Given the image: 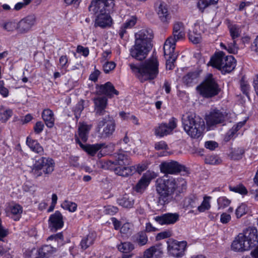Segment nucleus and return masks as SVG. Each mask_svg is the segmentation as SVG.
<instances>
[{
	"instance_id": "nucleus-27",
	"label": "nucleus",
	"mask_w": 258,
	"mask_h": 258,
	"mask_svg": "<svg viewBox=\"0 0 258 258\" xmlns=\"http://www.w3.org/2000/svg\"><path fill=\"white\" fill-rule=\"evenodd\" d=\"M8 211L12 219L15 221H18L21 217L23 212V207L17 203H11L8 207Z\"/></svg>"
},
{
	"instance_id": "nucleus-57",
	"label": "nucleus",
	"mask_w": 258,
	"mask_h": 258,
	"mask_svg": "<svg viewBox=\"0 0 258 258\" xmlns=\"http://www.w3.org/2000/svg\"><path fill=\"white\" fill-rule=\"evenodd\" d=\"M189 40L194 44L199 43L201 40V36L200 33H195L194 31H190L188 34Z\"/></svg>"
},
{
	"instance_id": "nucleus-21",
	"label": "nucleus",
	"mask_w": 258,
	"mask_h": 258,
	"mask_svg": "<svg viewBox=\"0 0 258 258\" xmlns=\"http://www.w3.org/2000/svg\"><path fill=\"white\" fill-rule=\"evenodd\" d=\"M127 153H131L130 150L121 149L118 153H114L113 156L115 161L113 162V163L118 165H129L131 163V160Z\"/></svg>"
},
{
	"instance_id": "nucleus-17",
	"label": "nucleus",
	"mask_w": 258,
	"mask_h": 258,
	"mask_svg": "<svg viewBox=\"0 0 258 258\" xmlns=\"http://www.w3.org/2000/svg\"><path fill=\"white\" fill-rule=\"evenodd\" d=\"M251 247L240 233L232 243L231 249L235 252H243L249 250Z\"/></svg>"
},
{
	"instance_id": "nucleus-16",
	"label": "nucleus",
	"mask_w": 258,
	"mask_h": 258,
	"mask_svg": "<svg viewBox=\"0 0 258 258\" xmlns=\"http://www.w3.org/2000/svg\"><path fill=\"white\" fill-rule=\"evenodd\" d=\"M96 91L98 94L105 95L109 98H112L114 95H118L119 92L110 82H108L103 85H97Z\"/></svg>"
},
{
	"instance_id": "nucleus-50",
	"label": "nucleus",
	"mask_w": 258,
	"mask_h": 258,
	"mask_svg": "<svg viewBox=\"0 0 258 258\" xmlns=\"http://www.w3.org/2000/svg\"><path fill=\"white\" fill-rule=\"evenodd\" d=\"M61 207L70 212H75L77 209V204L69 201H65L61 204Z\"/></svg>"
},
{
	"instance_id": "nucleus-60",
	"label": "nucleus",
	"mask_w": 258,
	"mask_h": 258,
	"mask_svg": "<svg viewBox=\"0 0 258 258\" xmlns=\"http://www.w3.org/2000/svg\"><path fill=\"white\" fill-rule=\"evenodd\" d=\"M172 232L170 230H166L158 233L156 236V240H160L165 238H169L172 236Z\"/></svg>"
},
{
	"instance_id": "nucleus-63",
	"label": "nucleus",
	"mask_w": 258,
	"mask_h": 258,
	"mask_svg": "<svg viewBox=\"0 0 258 258\" xmlns=\"http://www.w3.org/2000/svg\"><path fill=\"white\" fill-rule=\"evenodd\" d=\"M84 109V106L82 103H78L74 107L73 111L74 112V114L75 117L77 119V120L80 118L81 116V114L82 111Z\"/></svg>"
},
{
	"instance_id": "nucleus-41",
	"label": "nucleus",
	"mask_w": 258,
	"mask_h": 258,
	"mask_svg": "<svg viewBox=\"0 0 258 258\" xmlns=\"http://www.w3.org/2000/svg\"><path fill=\"white\" fill-rule=\"evenodd\" d=\"M228 28L232 40H236V39L240 36L241 33L240 26L233 24L229 25Z\"/></svg>"
},
{
	"instance_id": "nucleus-38",
	"label": "nucleus",
	"mask_w": 258,
	"mask_h": 258,
	"mask_svg": "<svg viewBox=\"0 0 258 258\" xmlns=\"http://www.w3.org/2000/svg\"><path fill=\"white\" fill-rule=\"evenodd\" d=\"M56 251L55 248L50 245L43 246L39 249V255L41 257H47Z\"/></svg>"
},
{
	"instance_id": "nucleus-47",
	"label": "nucleus",
	"mask_w": 258,
	"mask_h": 258,
	"mask_svg": "<svg viewBox=\"0 0 258 258\" xmlns=\"http://www.w3.org/2000/svg\"><path fill=\"white\" fill-rule=\"evenodd\" d=\"M244 152L242 148H234L232 150L229 156L233 160H239L242 158Z\"/></svg>"
},
{
	"instance_id": "nucleus-10",
	"label": "nucleus",
	"mask_w": 258,
	"mask_h": 258,
	"mask_svg": "<svg viewBox=\"0 0 258 258\" xmlns=\"http://www.w3.org/2000/svg\"><path fill=\"white\" fill-rule=\"evenodd\" d=\"M177 119L174 117L171 118L168 123L159 124L154 128V133L156 136L163 137L172 133L177 126Z\"/></svg>"
},
{
	"instance_id": "nucleus-53",
	"label": "nucleus",
	"mask_w": 258,
	"mask_h": 258,
	"mask_svg": "<svg viewBox=\"0 0 258 258\" xmlns=\"http://www.w3.org/2000/svg\"><path fill=\"white\" fill-rule=\"evenodd\" d=\"M115 125L112 122H109L107 123L106 127L104 128L103 132V136L108 137L112 135L114 131Z\"/></svg>"
},
{
	"instance_id": "nucleus-30",
	"label": "nucleus",
	"mask_w": 258,
	"mask_h": 258,
	"mask_svg": "<svg viewBox=\"0 0 258 258\" xmlns=\"http://www.w3.org/2000/svg\"><path fill=\"white\" fill-rule=\"evenodd\" d=\"M157 13L160 19L164 22H167L170 19L167 5L161 2L157 8Z\"/></svg>"
},
{
	"instance_id": "nucleus-26",
	"label": "nucleus",
	"mask_w": 258,
	"mask_h": 258,
	"mask_svg": "<svg viewBox=\"0 0 258 258\" xmlns=\"http://www.w3.org/2000/svg\"><path fill=\"white\" fill-rule=\"evenodd\" d=\"M162 253V250L160 246L155 245L145 250L143 258H159Z\"/></svg>"
},
{
	"instance_id": "nucleus-7",
	"label": "nucleus",
	"mask_w": 258,
	"mask_h": 258,
	"mask_svg": "<svg viewBox=\"0 0 258 258\" xmlns=\"http://www.w3.org/2000/svg\"><path fill=\"white\" fill-rule=\"evenodd\" d=\"M167 251L169 256L175 258H181L185 254L187 245L186 241H178L169 239L167 241Z\"/></svg>"
},
{
	"instance_id": "nucleus-4",
	"label": "nucleus",
	"mask_w": 258,
	"mask_h": 258,
	"mask_svg": "<svg viewBox=\"0 0 258 258\" xmlns=\"http://www.w3.org/2000/svg\"><path fill=\"white\" fill-rule=\"evenodd\" d=\"M185 28L183 24L180 22H175L173 27L172 36L169 37L165 41L163 49L165 53H170L175 48L176 42L184 38Z\"/></svg>"
},
{
	"instance_id": "nucleus-32",
	"label": "nucleus",
	"mask_w": 258,
	"mask_h": 258,
	"mask_svg": "<svg viewBox=\"0 0 258 258\" xmlns=\"http://www.w3.org/2000/svg\"><path fill=\"white\" fill-rule=\"evenodd\" d=\"M26 144L33 152L42 154L43 153V148L40 144L36 140L28 137L26 139Z\"/></svg>"
},
{
	"instance_id": "nucleus-5",
	"label": "nucleus",
	"mask_w": 258,
	"mask_h": 258,
	"mask_svg": "<svg viewBox=\"0 0 258 258\" xmlns=\"http://www.w3.org/2000/svg\"><path fill=\"white\" fill-rule=\"evenodd\" d=\"M199 93L204 97L210 98L218 94L220 89L212 76H209L197 87Z\"/></svg>"
},
{
	"instance_id": "nucleus-20",
	"label": "nucleus",
	"mask_w": 258,
	"mask_h": 258,
	"mask_svg": "<svg viewBox=\"0 0 258 258\" xmlns=\"http://www.w3.org/2000/svg\"><path fill=\"white\" fill-rule=\"evenodd\" d=\"M48 224L51 230L56 231L62 227L63 225L62 216L59 211H56L53 214L50 215Z\"/></svg>"
},
{
	"instance_id": "nucleus-14",
	"label": "nucleus",
	"mask_w": 258,
	"mask_h": 258,
	"mask_svg": "<svg viewBox=\"0 0 258 258\" xmlns=\"http://www.w3.org/2000/svg\"><path fill=\"white\" fill-rule=\"evenodd\" d=\"M35 23V18L33 16H27L17 22V32L24 34L31 30Z\"/></svg>"
},
{
	"instance_id": "nucleus-33",
	"label": "nucleus",
	"mask_w": 258,
	"mask_h": 258,
	"mask_svg": "<svg viewBox=\"0 0 258 258\" xmlns=\"http://www.w3.org/2000/svg\"><path fill=\"white\" fill-rule=\"evenodd\" d=\"M135 169V166H130L128 165H119L114 169L115 173L121 176H128L133 173Z\"/></svg>"
},
{
	"instance_id": "nucleus-56",
	"label": "nucleus",
	"mask_w": 258,
	"mask_h": 258,
	"mask_svg": "<svg viewBox=\"0 0 258 258\" xmlns=\"http://www.w3.org/2000/svg\"><path fill=\"white\" fill-rule=\"evenodd\" d=\"M137 17L133 16L129 17L122 25L127 29H130L132 28L137 23Z\"/></svg>"
},
{
	"instance_id": "nucleus-44",
	"label": "nucleus",
	"mask_w": 258,
	"mask_h": 258,
	"mask_svg": "<svg viewBox=\"0 0 258 258\" xmlns=\"http://www.w3.org/2000/svg\"><path fill=\"white\" fill-rule=\"evenodd\" d=\"M135 241L140 245H146L148 241V236L145 231H140L136 236Z\"/></svg>"
},
{
	"instance_id": "nucleus-25",
	"label": "nucleus",
	"mask_w": 258,
	"mask_h": 258,
	"mask_svg": "<svg viewBox=\"0 0 258 258\" xmlns=\"http://www.w3.org/2000/svg\"><path fill=\"white\" fill-rule=\"evenodd\" d=\"M91 128V125L85 123H80L78 126V136H76L75 140L78 138L81 142H86L88 138L89 132Z\"/></svg>"
},
{
	"instance_id": "nucleus-52",
	"label": "nucleus",
	"mask_w": 258,
	"mask_h": 258,
	"mask_svg": "<svg viewBox=\"0 0 258 258\" xmlns=\"http://www.w3.org/2000/svg\"><path fill=\"white\" fill-rule=\"evenodd\" d=\"M58 65L60 70L66 71L69 65L68 57L66 55L61 56L59 59Z\"/></svg>"
},
{
	"instance_id": "nucleus-45",
	"label": "nucleus",
	"mask_w": 258,
	"mask_h": 258,
	"mask_svg": "<svg viewBox=\"0 0 258 258\" xmlns=\"http://www.w3.org/2000/svg\"><path fill=\"white\" fill-rule=\"evenodd\" d=\"M211 197L205 196L201 205L198 207V211L199 212H204L205 211L210 209L211 208L210 200Z\"/></svg>"
},
{
	"instance_id": "nucleus-24",
	"label": "nucleus",
	"mask_w": 258,
	"mask_h": 258,
	"mask_svg": "<svg viewBox=\"0 0 258 258\" xmlns=\"http://www.w3.org/2000/svg\"><path fill=\"white\" fill-rule=\"evenodd\" d=\"M95 105V111L97 115H103L107 104V99L106 97H97L93 99Z\"/></svg>"
},
{
	"instance_id": "nucleus-12",
	"label": "nucleus",
	"mask_w": 258,
	"mask_h": 258,
	"mask_svg": "<svg viewBox=\"0 0 258 258\" xmlns=\"http://www.w3.org/2000/svg\"><path fill=\"white\" fill-rule=\"evenodd\" d=\"M113 5V0H92L89 10L95 14L106 13V11H108Z\"/></svg>"
},
{
	"instance_id": "nucleus-18",
	"label": "nucleus",
	"mask_w": 258,
	"mask_h": 258,
	"mask_svg": "<svg viewBox=\"0 0 258 258\" xmlns=\"http://www.w3.org/2000/svg\"><path fill=\"white\" fill-rule=\"evenodd\" d=\"M154 220L159 224H173L179 220V214L177 213H166L161 216L154 217Z\"/></svg>"
},
{
	"instance_id": "nucleus-46",
	"label": "nucleus",
	"mask_w": 258,
	"mask_h": 258,
	"mask_svg": "<svg viewBox=\"0 0 258 258\" xmlns=\"http://www.w3.org/2000/svg\"><path fill=\"white\" fill-rule=\"evenodd\" d=\"M176 179V191L183 192L186 188V181L181 177L175 178Z\"/></svg>"
},
{
	"instance_id": "nucleus-1",
	"label": "nucleus",
	"mask_w": 258,
	"mask_h": 258,
	"mask_svg": "<svg viewBox=\"0 0 258 258\" xmlns=\"http://www.w3.org/2000/svg\"><path fill=\"white\" fill-rule=\"evenodd\" d=\"M159 66L158 58L155 56H152L139 64H130L133 73L141 82L155 79L159 74Z\"/></svg>"
},
{
	"instance_id": "nucleus-48",
	"label": "nucleus",
	"mask_w": 258,
	"mask_h": 258,
	"mask_svg": "<svg viewBox=\"0 0 258 258\" xmlns=\"http://www.w3.org/2000/svg\"><path fill=\"white\" fill-rule=\"evenodd\" d=\"M3 107H0V120L3 122H6L12 115L13 111L11 109H8L4 110L3 112Z\"/></svg>"
},
{
	"instance_id": "nucleus-15",
	"label": "nucleus",
	"mask_w": 258,
	"mask_h": 258,
	"mask_svg": "<svg viewBox=\"0 0 258 258\" xmlns=\"http://www.w3.org/2000/svg\"><path fill=\"white\" fill-rule=\"evenodd\" d=\"M250 246L252 248L258 243V235L257 229L254 227H249L243 233H240Z\"/></svg>"
},
{
	"instance_id": "nucleus-51",
	"label": "nucleus",
	"mask_w": 258,
	"mask_h": 258,
	"mask_svg": "<svg viewBox=\"0 0 258 258\" xmlns=\"http://www.w3.org/2000/svg\"><path fill=\"white\" fill-rule=\"evenodd\" d=\"M133 225L130 223H124L121 227L120 229V234H122V236H127L131 233L132 228Z\"/></svg>"
},
{
	"instance_id": "nucleus-61",
	"label": "nucleus",
	"mask_w": 258,
	"mask_h": 258,
	"mask_svg": "<svg viewBox=\"0 0 258 258\" xmlns=\"http://www.w3.org/2000/svg\"><path fill=\"white\" fill-rule=\"evenodd\" d=\"M4 28L8 31H17V22L15 21H8L4 25Z\"/></svg>"
},
{
	"instance_id": "nucleus-34",
	"label": "nucleus",
	"mask_w": 258,
	"mask_h": 258,
	"mask_svg": "<svg viewBox=\"0 0 258 258\" xmlns=\"http://www.w3.org/2000/svg\"><path fill=\"white\" fill-rule=\"evenodd\" d=\"M42 117L47 127L50 128L53 126L54 118L52 110L49 109H44L42 112Z\"/></svg>"
},
{
	"instance_id": "nucleus-28",
	"label": "nucleus",
	"mask_w": 258,
	"mask_h": 258,
	"mask_svg": "<svg viewBox=\"0 0 258 258\" xmlns=\"http://www.w3.org/2000/svg\"><path fill=\"white\" fill-rule=\"evenodd\" d=\"M225 56V54L223 52H218L211 57L208 64L210 63L212 67L221 70L222 66L223 65Z\"/></svg>"
},
{
	"instance_id": "nucleus-23",
	"label": "nucleus",
	"mask_w": 258,
	"mask_h": 258,
	"mask_svg": "<svg viewBox=\"0 0 258 258\" xmlns=\"http://www.w3.org/2000/svg\"><path fill=\"white\" fill-rule=\"evenodd\" d=\"M98 13L95 19L94 26L102 28L110 26L111 24L112 19L109 14L107 13Z\"/></svg>"
},
{
	"instance_id": "nucleus-35",
	"label": "nucleus",
	"mask_w": 258,
	"mask_h": 258,
	"mask_svg": "<svg viewBox=\"0 0 258 258\" xmlns=\"http://www.w3.org/2000/svg\"><path fill=\"white\" fill-rule=\"evenodd\" d=\"M220 46L221 48L227 50L229 53H236L238 49V47L236 44V41L234 40L228 41L225 44L221 43Z\"/></svg>"
},
{
	"instance_id": "nucleus-55",
	"label": "nucleus",
	"mask_w": 258,
	"mask_h": 258,
	"mask_svg": "<svg viewBox=\"0 0 258 258\" xmlns=\"http://www.w3.org/2000/svg\"><path fill=\"white\" fill-rule=\"evenodd\" d=\"M171 195H159L158 200V205H164L171 200Z\"/></svg>"
},
{
	"instance_id": "nucleus-31",
	"label": "nucleus",
	"mask_w": 258,
	"mask_h": 258,
	"mask_svg": "<svg viewBox=\"0 0 258 258\" xmlns=\"http://www.w3.org/2000/svg\"><path fill=\"white\" fill-rule=\"evenodd\" d=\"M117 203L123 208H131L134 205L135 199L133 197L128 196V195H123L117 199Z\"/></svg>"
},
{
	"instance_id": "nucleus-6",
	"label": "nucleus",
	"mask_w": 258,
	"mask_h": 258,
	"mask_svg": "<svg viewBox=\"0 0 258 258\" xmlns=\"http://www.w3.org/2000/svg\"><path fill=\"white\" fill-rule=\"evenodd\" d=\"M231 114L224 110L216 108L211 109L206 116L207 124L208 126H214L218 124H225L226 122H231Z\"/></svg>"
},
{
	"instance_id": "nucleus-13",
	"label": "nucleus",
	"mask_w": 258,
	"mask_h": 258,
	"mask_svg": "<svg viewBox=\"0 0 258 258\" xmlns=\"http://www.w3.org/2000/svg\"><path fill=\"white\" fill-rule=\"evenodd\" d=\"M149 49V45L135 42L134 46L131 49V54L138 60H142L146 57Z\"/></svg>"
},
{
	"instance_id": "nucleus-11",
	"label": "nucleus",
	"mask_w": 258,
	"mask_h": 258,
	"mask_svg": "<svg viewBox=\"0 0 258 258\" xmlns=\"http://www.w3.org/2000/svg\"><path fill=\"white\" fill-rule=\"evenodd\" d=\"M157 176V173L153 171H147L143 174L141 178L134 187L135 191L137 192H144L149 186L151 180L155 179Z\"/></svg>"
},
{
	"instance_id": "nucleus-36",
	"label": "nucleus",
	"mask_w": 258,
	"mask_h": 258,
	"mask_svg": "<svg viewBox=\"0 0 258 258\" xmlns=\"http://www.w3.org/2000/svg\"><path fill=\"white\" fill-rule=\"evenodd\" d=\"M95 239V235L93 233H89L82 239L80 244L81 248L86 249L94 243Z\"/></svg>"
},
{
	"instance_id": "nucleus-19",
	"label": "nucleus",
	"mask_w": 258,
	"mask_h": 258,
	"mask_svg": "<svg viewBox=\"0 0 258 258\" xmlns=\"http://www.w3.org/2000/svg\"><path fill=\"white\" fill-rule=\"evenodd\" d=\"M153 38V32L151 29H143L135 34V42L150 45Z\"/></svg>"
},
{
	"instance_id": "nucleus-40",
	"label": "nucleus",
	"mask_w": 258,
	"mask_h": 258,
	"mask_svg": "<svg viewBox=\"0 0 258 258\" xmlns=\"http://www.w3.org/2000/svg\"><path fill=\"white\" fill-rule=\"evenodd\" d=\"M246 120L239 122L237 124L234 125L231 129L227 133L225 138V141H228L233 138L235 134L245 124Z\"/></svg>"
},
{
	"instance_id": "nucleus-8",
	"label": "nucleus",
	"mask_w": 258,
	"mask_h": 258,
	"mask_svg": "<svg viewBox=\"0 0 258 258\" xmlns=\"http://www.w3.org/2000/svg\"><path fill=\"white\" fill-rule=\"evenodd\" d=\"M167 176H164L163 178H160L156 180V190L158 194L173 193L176 190V179L173 177L168 179Z\"/></svg>"
},
{
	"instance_id": "nucleus-2",
	"label": "nucleus",
	"mask_w": 258,
	"mask_h": 258,
	"mask_svg": "<svg viewBox=\"0 0 258 258\" xmlns=\"http://www.w3.org/2000/svg\"><path fill=\"white\" fill-rule=\"evenodd\" d=\"M182 125L185 132L191 138H200L205 130L203 119L196 115L194 113L187 112L182 118Z\"/></svg>"
},
{
	"instance_id": "nucleus-37",
	"label": "nucleus",
	"mask_w": 258,
	"mask_h": 258,
	"mask_svg": "<svg viewBox=\"0 0 258 258\" xmlns=\"http://www.w3.org/2000/svg\"><path fill=\"white\" fill-rule=\"evenodd\" d=\"M174 50L175 49H173V51L172 52L171 51L169 54L165 53V51L164 50V55L166 56L167 59L166 67L167 70H171L174 68V62L177 58V55L174 53Z\"/></svg>"
},
{
	"instance_id": "nucleus-39",
	"label": "nucleus",
	"mask_w": 258,
	"mask_h": 258,
	"mask_svg": "<svg viewBox=\"0 0 258 258\" xmlns=\"http://www.w3.org/2000/svg\"><path fill=\"white\" fill-rule=\"evenodd\" d=\"M198 77L197 73H189L183 77L182 81L185 85L189 86L197 82Z\"/></svg>"
},
{
	"instance_id": "nucleus-29",
	"label": "nucleus",
	"mask_w": 258,
	"mask_h": 258,
	"mask_svg": "<svg viewBox=\"0 0 258 258\" xmlns=\"http://www.w3.org/2000/svg\"><path fill=\"white\" fill-rule=\"evenodd\" d=\"M236 60L232 55L226 56L222 66L221 72L229 73L231 72L236 66Z\"/></svg>"
},
{
	"instance_id": "nucleus-42",
	"label": "nucleus",
	"mask_w": 258,
	"mask_h": 258,
	"mask_svg": "<svg viewBox=\"0 0 258 258\" xmlns=\"http://www.w3.org/2000/svg\"><path fill=\"white\" fill-rule=\"evenodd\" d=\"M219 0H199L197 3V7L199 10L203 12L207 7L217 4Z\"/></svg>"
},
{
	"instance_id": "nucleus-62",
	"label": "nucleus",
	"mask_w": 258,
	"mask_h": 258,
	"mask_svg": "<svg viewBox=\"0 0 258 258\" xmlns=\"http://www.w3.org/2000/svg\"><path fill=\"white\" fill-rule=\"evenodd\" d=\"M246 206L245 204H242L237 207L235 211V214L237 218L241 217L246 213Z\"/></svg>"
},
{
	"instance_id": "nucleus-9",
	"label": "nucleus",
	"mask_w": 258,
	"mask_h": 258,
	"mask_svg": "<svg viewBox=\"0 0 258 258\" xmlns=\"http://www.w3.org/2000/svg\"><path fill=\"white\" fill-rule=\"evenodd\" d=\"M161 172L165 174H177L181 172L188 173V169L175 161H165L160 165Z\"/></svg>"
},
{
	"instance_id": "nucleus-58",
	"label": "nucleus",
	"mask_w": 258,
	"mask_h": 258,
	"mask_svg": "<svg viewBox=\"0 0 258 258\" xmlns=\"http://www.w3.org/2000/svg\"><path fill=\"white\" fill-rule=\"evenodd\" d=\"M23 190L25 192H34L36 190V186L30 181H26L22 186Z\"/></svg>"
},
{
	"instance_id": "nucleus-43",
	"label": "nucleus",
	"mask_w": 258,
	"mask_h": 258,
	"mask_svg": "<svg viewBox=\"0 0 258 258\" xmlns=\"http://www.w3.org/2000/svg\"><path fill=\"white\" fill-rule=\"evenodd\" d=\"M134 245L130 242H121L117 245V248L119 251L124 253H127L134 249Z\"/></svg>"
},
{
	"instance_id": "nucleus-22",
	"label": "nucleus",
	"mask_w": 258,
	"mask_h": 258,
	"mask_svg": "<svg viewBox=\"0 0 258 258\" xmlns=\"http://www.w3.org/2000/svg\"><path fill=\"white\" fill-rule=\"evenodd\" d=\"M76 143L78 144L81 148L86 151L89 155L94 156L96 153L102 148H106L105 144H95L93 145H84L79 139H76Z\"/></svg>"
},
{
	"instance_id": "nucleus-3",
	"label": "nucleus",
	"mask_w": 258,
	"mask_h": 258,
	"mask_svg": "<svg viewBox=\"0 0 258 258\" xmlns=\"http://www.w3.org/2000/svg\"><path fill=\"white\" fill-rule=\"evenodd\" d=\"M55 167L54 161L49 157H40L35 161L31 167V173L35 177L45 174L51 173Z\"/></svg>"
},
{
	"instance_id": "nucleus-59",
	"label": "nucleus",
	"mask_w": 258,
	"mask_h": 258,
	"mask_svg": "<svg viewBox=\"0 0 258 258\" xmlns=\"http://www.w3.org/2000/svg\"><path fill=\"white\" fill-rule=\"evenodd\" d=\"M230 190L232 192L238 194H247V190L242 184H239L235 186H229Z\"/></svg>"
},
{
	"instance_id": "nucleus-54",
	"label": "nucleus",
	"mask_w": 258,
	"mask_h": 258,
	"mask_svg": "<svg viewBox=\"0 0 258 258\" xmlns=\"http://www.w3.org/2000/svg\"><path fill=\"white\" fill-rule=\"evenodd\" d=\"M218 209H225L230 204L231 201L225 197H221L217 200Z\"/></svg>"
},
{
	"instance_id": "nucleus-64",
	"label": "nucleus",
	"mask_w": 258,
	"mask_h": 258,
	"mask_svg": "<svg viewBox=\"0 0 258 258\" xmlns=\"http://www.w3.org/2000/svg\"><path fill=\"white\" fill-rule=\"evenodd\" d=\"M116 66V64L113 61H107L105 62L103 66V70L105 73H109L110 71L113 70Z\"/></svg>"
},
{
	"instance_id": "nucleus-49",
	"label": "nucleus",
	"mask_w": 258,
	"mask_h": 258,
	"mask_svg": "<svg viewBox=\"0 0 258 258\" xmlns=\"http://www.w3.org/2000/svg\"><path fill=\"white\" fill-rule=\"evenodd\" d=\"M205 162L208 164L216 165L220 164L222 160L216 155H209L206 157Z\"/></svg>"
}]
</instances>
